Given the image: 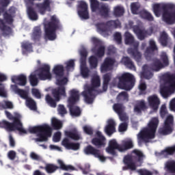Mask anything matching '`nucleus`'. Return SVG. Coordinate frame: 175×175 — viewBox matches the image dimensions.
Instances as JSON below:
<instances>
[{
  "label": "nucleus",
  "mask_w": 175,
  "mask_h": 175,
  "mask_svg": "<svg viewBox=\"0 0 175 175\" xmlns=\"http://www.w3.org/2000/svg\"><path fill=\"white\" fill-rule=\"evenodd\" d=\"M83 132L86 133V135H90V136L92 135H94V130L92 129V127L90 126H84L83 127Z\"/></svg>",
  "instance_id": "nucleus-63"
},
{
  "label": "nucleus",
  "mask_w": 175,
  "mask_h": 175,
  "mask_svg": "<svg viewBox=\"0 0 175 175\" xmlns=\"http://www.w3.org/2000/svg\"><path fill=\"white\" fill-rule=\"evenodd\" d=\"M62 146L67 148V150H73L74 151H77L80 148V144L70 142L69 139L64 138L62 142Z\"/></svg>",
  "instance_id": "nucleus-27"
},
{
  "label": "nucleus",
  "mask_w": 175,
  "mask_h": 175,
  "mask_svg": "<svg viewBox=\"0 0 175 175\" xmlns=\"http://www.w3.org/2000/svg\"><path fill=\"white\" fill-rule=\"evenodd\" d=\"M12 90L14 92L15 94H17L22 98L23 99H28L29 97H28V92L27 91L18 88V87L16 85H11Z\"/></svg>",
  "instance_id": "nucleus-32"
},
{
  "label": "nucleus",
  "mask_w": 175,
  "mask_h": 175,
  "mask_svg": "<svg viewBox=\"0 0 175 175\" xmlns=\"http://www.w3.org/2000/svg\"><path fill=\"white\" fill-rule=\"evenodd\" d=\"M123 162L126 166L122 167V170H136V164L133 163V160H132V157L131 155H126L124 157Z\"/></svg>",
  "instance_id": "nucleus-26"
},
{
  "label": "nucleus",
  "mask_w": 175,
  "mask_h": 175,
  "mask_svg": "<svg viewBox=\"0 0 175 175\" xmlns=\"http://www.w3.org/2000/svg\"><path fill=\"white\" fill-rule=\"evenodd\" d=\"M118 102H128L129 100V95L126 92H121L116 98Z\"/></svg>",
  "instance_id": "nucleus-43"
},
{
  "label": "nucleus",
  "mask_w": 175,
  "mask_h": 175,
  "mask_svg": "<svg viewBox=\"0 0 175 175\" xmlns=\"http://www.w3.org/2000/svg\"><path fill=\"white\" fill-rule=\"evenodd\" d=\"M159 125V119L158 117H153L148 124V127L144 128L137 135L138 143H150V140L155 139V133Z\"/></svg>",
  "instance_id": "nucleus-3"
},
{
  "label": "nucleus",
  "mask_w": 175,
  "mask_h": 175,
  "mask_svg": "<svg viewBox=\"0 0 175 175\" xmlns=\"http://www.w3.org/2000/svg\"><path fill=\"white\" fill-rule=\"evenodd\" d=\"M158 51V47L154 40L149 41V46H148L145 51L144 56L148 61H151L152 55H154V51Z\"/></svg>",
  "instance_id": "nucleus-22"
},
{
  "label": "nucleus",
  "mask_w": 175,
  "mask_h": 175,
  "mask_svg": "<svg viewBox=\"0 0 175 175\" xmlns=\"http://www.w3.org/2000/svg\"><path fill=\"white\" fill-rule=\"evenodd\" d=\"M162 10L163 21L169 25L175 24V10L174 11L169 10L166 5H161V4L156 3L153 5V12L157 17L161 16V12Z\"/></svg>",
  "instance_id": "nucleus-5"
},
{
  "label": "nucleus",
  "mask_w": 175,
  "mask_h": 175,
  "mask_svg": "<svg viewBox=\"0 0 175 175\" xmlns=\"http://www.w3.org/2000/svg\"><path fill=\"white\" fill-rule=\"evenodd\" d=\"M80 62L81 64H87V57H88V51L85 49H82L80 51Z\"/></svg>",
  "instance_id": "nucleus-47"
},
{
  "label": "nucleus",
  "mask_w": 175,
  "mask_h": 175,
  "mask_svg": "<svg viewBox=\"0 0 175 175\" xmlns=\"http://www.w3.org/2000/svg\"><path fill=\"white\" fill-rule=\"evenodd\" d=\"M105 48L104 46H100L96 53V57H98V58H102V57L105 55Z\"/></svg>",
  "instance_id": "nucleus-56"
},
{
  "label": "nucleus",
  "mask_w": 175,
  "mask_h": 175,
  "mask_svg": "<svg viewBox=\"0 0 175 175\" xmlns=\"http://www.w3.org/2000/svg\"><path fill=\"white\" fill-rule=\"evenodd\" d=\"M13 34V29L6 25L5 21L0 18V35L3 38H10Z\"/></svg>",
  "instance_id": "nucleus-20"
},
{
  "label": "nucleus",
  "mask_w": 175,
  "mask_h": 175,
  "mask_svg": "<svg viewBox=\"0 0 175 175\" xmlns=\"http://www.w3.org/2000/svg\"><path fill=\"white\" fill-rule=\"evenodd\" d=\"M13 123H10L5 120L4 123V129H6L8 132L13 131H18L21 133H27V131L23 128V123L20 120V118L15 117L13 118Z\"/></svg>",
  "instance_id": "nucleus-11"
},
{
  "label": "nucleus",
  "mask_w": 175,
  "mask_h": 175,
  "mask_svg": "<svg viewBox=\"0 0 175 175\" xmlns=\"http://www.w3.org/2000/svg\"><path fill=\"white\" fill-rule=\"evenodd\" d=\"M131 6L133 14H137V12H139V9H140L139 4H137V3H132Z\"/></svg>",
  "instance_id": "nucleus-59"
},
{
  "label": "nucleus",
  "mask_w": 175,
  "mask_h": 175,
  "mask_svg": "<svg viewBox=\"0 0 175 175\" xmlns=\"http://www.w3.org/2000/svg\"><path fill=\"white\" fill-rule=\"evenodd\" d=\"M51 124H52V127L53 128V129H55V131H58L61 129L63 125L62 122H61V120L55 118H52Z\"/></svg>",
  "instance_id": "nucleus-45"
},
{
  "label": "nucleus",
  "mask_w": 175,
  "mask_h": 175,
  "mask_svg": "<svg viewBox=\"0 0 175 175\" xmlns=\"http://www.w3.org/2000/svg\"><path fill=\"white\" fill-rule=\"evenodd\" d=\"M161 59L163 62H161L160 59L157 58L152 59V63L150 64V68L152 70H154L155 72H159L163 66H169V58L167 57V55L165 53H163L161 55Z\"/></svg>",
  "instance_id": "nucleus-12"
},
{
  "label": "nucleus",
  "mask_w": 175,
  "mask_h": 175,
  "mask_svg": "<svg viewBox=\"0 0 175 175\" xmlns=\"http://www.w3.org/2000/svg\"><path fill=\"white\" fill-rule=\"evenodd\" d=\"M98 57L92 55L89 58V64L90 66V69H96L98 68Z\"/></svg>",
  "instance_id": "nucleus-46"
},
{
  "label": "nucleus",
  "mask_w": 175,
  "mask_h": 175,
  "mask_svg": "<svg viewBox=\"0 0 175 175\" xmlns=\"http://www.w3.org/2000/svg\"><path fill=\"white\" fill-rule=\"evenodd\" d=\"M113 77L112 72H107L103 76V90H97L96 88L100 87V78L96 75L92 78L91 85L86 86L85 90L82 92V95L86 103L89 105L94 103V100L97 94L106 92L109 88V83Z\"/></svg>",
  "instance_id": "nucleus-1"
},
{
  "label": "nucleus",
  "mask_w": 175,
  "mask_h": 175,
  "mask_svg": "<svg viewBox=\"0 0 175 175\" xmlns=\"http://www.w3.org/2000/svg\"><path fill=\"white\" fill-rule=\"evenodd\" d=\"M83 152L85 155H92L94 158H98L102 162L106 161V157L102 154V151L99 149H96L95 147L88 145L83 149Z\"/></svg>",
  "instance_id": "nucleus-14"
},
{
  "label": "nucleus",
  "mask_w": 175,
  "mask_h": 175,
  "mask_svg": "<svg viewBox=\"0 0 175 175\" xmlns=\"http://www.w3.org/2000/svg\"><path fill=\"white\" fill-rule=\"evenodd\" d=\"M0 16L5 12V8H8L10 5V0H0Z\"/></svg>",
  "instance_id": "nucleus-52"
},
{
  "label": "nucleus",
  "mask_w": 175,
  "mask_h": 175,
  "mask_svg": "<svg viewBox=\"0 0 175 175\" xmlns=\"http://www.w3.org/2000/svg\"><path fill=\"white\" fill-rule=\"evenodd\" d=\"M148 103L150 109H152L153 111L157 112L158 111V109H159L161 100H159V98H158L157 94H153L148 97Z\"/></svg>",
  "instance_id": "nucleus-23"
},
{
  "label": "nucleus",
  "mask_w": 175,
  "mask_h": 175,
  "mask_svg": "<svg viewBox=\"0 0 175 175\" xmlns=\"http://www.w3.org/2000/svg\"><path fill=\"white\" fill-rule=\"evenodd\" d=\"M64 133L66 137L72 139V140H80V134L76 129H72L70 131H66Z\"/></svg>",
  "instance_id": "nucleus-35"
},
{
  "label": "nucleus",
  "mask_w": 175,
  "mask_h": 175,
  "mask_svg": "<svg viewBox=\"0 0 175 175\" xmlns=\"http://www.w3.org/2000/svg\"><path fill=\"white\" fill-rule=\"evenodd\" d=\"M31 39L33 42H40L42 39V29L40 27H36L31 34Z\"/></svg>",
  "instance_id": "nucleus-33"
},
{
  "label": "nucleus",
  "mask_w": 175,
  "mask_h": 175,
  "mask_svg": "<svg viewBox=\"0 0 175 175\" xmlns=\"http://www.w3.org/2000/svg\"><path fill=\"white\" fill-rule=\"evenodd\" d=\"M17 12V8L14 6H11L5 11L3 16L5 23L8 25H12L14 22V17H16V12Z\"/></svg>",
  "instance_id": "nucleus-16"
},
{
  "label": "nucleus",
  "mask_w": 175,
  "mask_h": 175,
  "mask_svg": "<svg viewBox=\"0 0 175 175\" xmlns=\"http://www.w3.org/2000/svg\"><path fill=\"white\" fill-rule=\"evenodd\" d=\"M11 80L12 83H16L18 85H21L22 87L27 85V76L23 74L18 76H13Z\"/></svg>",
  "instance_id": "nucleus-29"
},
{
  "label": "nucleus",
  "mask_w": 175,
  "mask_h": 175,
  "mask_svg": "<svg viewBox=\"0 0 175 175\" xmlns=\"http://www.w3.org/2000/svg\"><path fill=\"white\" fill-rule=\"evenodd\" d=\"M30 133H37L38 138L35 142H48L49 137H51V127L49 124H43L29 128Z\"/></svg>",
  "instance_id": "nucleus-7"
},
{
  "label": "nucleus",
  "mask_w": 175,
  "mask_h": 175,
  "mask_svg": "<svg viewBox=\"0 0 175 175\" xmlns=\"http://www.w3.org/2000/svg\"><path fill=\"white\" fill-rule=\"evenodd\" d=\"M52 0H44L42 3H36V7L40 14H46V12H51Z\"/></svg>",
  "instance_id": "nucleus-21"
},
{
  "label": "nucleus",
  "mask_w": 175,
  "mask_h": 175,
  "mask_svg": "<svg viewBox=\"0 0 175 175\" xmlns=\"http://www.w3.org/2000/svg\"><path fill=\"white\" fill-rule=\"evenodd\" d=\"M22 49L26 50V51H32V44L29 42H23L22 44Z\"/></svg>",
  "instance_id": "nucleus-64"
},
{
  "label": "nucleus",
  "mask_w": 175,
  "mask_h": 175,
  "mask_svg": "<svg viewBox=\"0 0 175 175\" xmlns=\"http://www.w3.org/2000/svg\"><path fill=\"white\" fill-rule=\"evenodd\" d=\"M62 29L61 21L57 15L51 16L50 21L44 23V39L47 40H55L57 39V31Z\"/></svg>",
  "instance_id": "nucleus-4"
},
{
  "label": "nucleus",
  "mask_w": 175,
  "mask_h": 175,
  "mask_svg": "<svg viewBox=\"0 0 175 175\" xmlns=\"http://www.w3.org/2000/svg\"><path fill=\"white\" fill-rule=\"evenodd\" d=\"M133 152L135 154L134 157L137 162H143V159H144V154H143V152L137 149H135L133 150Z\"/></svg>",
  "instance_id": "nucleus-44"
},
{
  "label": "nucleus",
  "mask_w": 175,
  "mask_h": 175,
  "mask_svg": "<svg viewBox=\"0 0 175 175\" xmlns=\"http://www.w3.org/2000/svg\"><path fill=\"white\" fill-rule=\"evenodd\" d=\"M27 14L30 20H32L33 21H36L38 18V13H36V11H35V9L32 7H29L27 8Z\"/></svg>",
  "instance_id": "nucleus-41"
},
{
  "label": "nucleus",
  "mask_w": 175,
  "mask_h": 175,
  "mask_svg": "<svg viewBox=\"0 0 175 175\" xmlns=\"http://www.w3.org/2000/svg\"><path fill=\"white\" fill-rule=\"evenodd\" d=\"M147 109H148V107H147V104H146V101L141 100L138 101L137 105L134 107V111L137 113V114H142V112L145 111Z\"/></svg>",
  "instance_id": "nucleus-30"
},
{
  "label": "nucleus",
  "mask_w": 175,
  "mask_h": 175,
  "mask_svg": "<svg viewBox=\"0 0 175 175\" xmlns=\"http://www.w3.org/2000/svg\"><path fill=\"white\" fill-rule=\"evenodd\" d=\"M90 8L92 12L99 10V1L98 0H90Z\"/></svg>",
  "instance_id": "nucleus-54"
},
{
  "label": "nucleus",
  "mask_w": 175,
  "mask_h": 175,
  "mask_svg": "<svg viewBox=\"0 0 175 175\" xmlns=\"http://www.w3.org/2000/svg\"><path fill=\"white\" fill-rule=\"evenodd\" d=\"M124 13H125L124 8L121 6H116L114 8L113 15L116 17H121V16H124Z\"/></svg>",
  "instance_id": "nucleus-48"
},
{
  "label": "nucleus",
  "mask_w": 175,
  "mask_h": 175,
  "mask_svg": "<svg viewBox=\"0 0 175 175\" xmlns=\"http://www.w3.org/2000/svg\"><path fill=\"white\" fill-rule=\"evenodd\" d=\"M173 116H169L166 118L164 122V126L159 129V135L163 136H166L167 135H170L173 132Z\"/></svg>",
  "instance_id": "nucleus-15"
},
{
  "label": "nucleus",
  "mask_w": 175,
  "mask_h": 175,
  "mask_svg": "<svg viewBox=\"0 0 175 175\" xmlns=\"http://www.w3.org/2000/svg\"><path fill=\"white\" fill-rule=\"evenodd\" d=\"M78 15L81 20H88L90 13L88 12V4L85 1H80L79 4Z\"/></svg>",
  "instance_id": "nucleus-18"
},
{
  "label": "nucleus",
  "mask_w": 175,
  "mask_h": 175,
  "mask_svg": "<svg viewBox=\"0 0 175 175\" xmlns=\"http://www.w3.org/2000/svg\"><path fill=\"white\" fill-rule=\"evenodd\" d=\"M113 109L118 116L125 111V107L121 103H115L113 105Z\"/></svg>",
  "instance_id": "nucleus-42"
},
{
  "label": "nucleus",
  "mask_w": 175,
  "mask_h": 175,
  "mask_svg": "<svg viewBox=\"0 0 175 175\" xmlns=\"http://www.w3.org/2000/svg\"><path fill=\"white\" fill-rule=\"evenodd\" d=\"M121 25L119 21H109L106 23H98L96 27L99 32H107L109 29L118 28Z\"/></svg>",
  "instance_id": "nucleus-13"
},
{
  "label": "nucleus",
  "mask_w": 175,
  "mask_h": 175,
  "mask_svg": "<svg viewBox=\"0 0 175 175\" xmlns=\"http://www.w3.org/2000/svg\"><path fill=\"white\" fill-rule=\"evenodd\" d=\"M139 14L141 18H144V20H146L147 21H154V16H152V14L147 10H141Z\"/></svg>",
  "instance_id": "nucleus-38"
},
{
  "label": "nucleus",
  "mask_w": 175,
  "mask_h": 175,
  "mask_svg": "<svg viewBox=\"0 0 175 175\" xmlns=\"http://www.w3.org/2000/svg\"><path fill=\"white\" fill-rule=\"evenodd\" d=\"M96 136V137L92 139V144L98 148L102 147V146H105V141L106 140V138L103 135H102V133L100 131H97Z\"/></svg>",
  "instance_id": "nucleus-25"
},
{
  "label": "nucleus",
  "mask_w": 175,
  "mask_h": 175,
  "mask_svg": "<svg viewBox=\"0 0 175 175\" xmlns=\"http://www.w3.org/2000/svg\"><path fill=\"white\" fill-rule=\"evenodd\" d=\"M147 31L141 30V31L138 33L137 36H138V39H139V40H144L146 38H147Z\"/></svg>",
  "instance_id": "nucleus-61"
},
{
  "label": "nucleus",
  "mask_w": 175,
  "mask_h": 175,
  "mask_svg": "<svg viewBox=\"0 0 175 175\" xmlns=\"http://www.w3.org/2000/svg\"><path fill=\"white\" fill-rule=\"evenodd\" d=\"M118 117L122 122H128L129 121V117L125 113V111L118 115Z\"/></svg>",
  "instance_id": "nucleus-58"
},
{
  "label": "nucleus",
  "mask_w": 175,
  "mask_h": 175,
  "mask_svg": "<svg viewBox=\"0 0 175 175\" xmlns=\"http://www.w3.org/2000/svg\"><path fill=\"white\" fill-rule=\"evenodd\" d=\"M80 100V94L79 91L72 89L70 91V96L68 99V107L69 111L72 117H79L81 114V110L80 107L76 106V103Z\"/></svg>",
  "instance_id": "nucleus-8"
},
{
  "label": "nucleus",
  "mask_w": 175,
  "mask_h": 175,
  "mask_svg": "<svg viewBox=\"0 0 175 175\" xmlns=\"http://www.w3.org/2000/svg\"><path fill=\"white\" fill-rule=\"evenodd\" d=\"M98 10L101 17H104V18H107V17H109L110 13V7H109V4L101 3Z\"/></svg>",
  "instance_id": "nucleus-31"
},
{
  "label": "nucleus",
  "mask_w": 175,
  "mask_h": 175,
  "mask_svg": "<svg viewBox=\"0 0 175 175\" xmlns=\"http://www.w3.org/2000/svg\"><path fill=\"white\" fill-rule=\"evenodd\" d=\"M66 83H68L67 78H63L62 79L57 78V84L59 87L52 90V96L50 94L46 95L45 100L51 107H57V102H59L62 96H66V90L64 86Z\"/></svg>",
  "instance_id": "nucleus-2"
},
{
  "label": "nucleus",
  "mask_w": 175,
  "mask_h": 175,
  "mask_svg": "<svg viewBox=\"0 0 175 175\" xmlns=\"http://www.w3.org/2000/svg\"><path fill=\"white\" fill-rule=\"evenodd\" d=\"M118 80V87L120 90L125 91H131L135 87V77L129 72H125L121 76L117 77L113 79V81Z\"/></svg>",
  "instance_id": "nucleus-9"
},
{
  "label": "nucleus",
  "mask_w": 175,
  "mask_h": 175,
  "mask_svg": "<svg viewBox=\"0 0 175 175\" xmlns=\"http://www.w3.org/2000/svg\"><path fill=\"white\" fill-rule=\"evenodd\" d=\"M50 66L49 64H44L42 67L38 68V79L40 80H51V72H50Z\"/></svg>",
  "instance_id": "nucleus-17"
},
{
  "label": "nucleus",
  "mask_w": 175,
  "mask_h": 175,
  "mask_svg": "<svg viewBox=\"0 0 175 175\" xmlns=\"http://www.w3.org/2000/svg\"><path fill=\"white\" fill-rule=\"evenodd\" d=\"M57 162L59 165V167L53 163H46L44 167V170L46 172V173H48L49 174H52V173H55V172H57L58 169H61L62 170H64L65 172H69V170H75V167L70 165H65L62 160H58Z\"/></svg>",
  "instance_id": "nucleus-10"
},
{
  "label": "nucleus",
  "mask_w": 175,
  "mask_h": 175,
  "mask_svg": "<svg viewBox=\"0 0 175 175\" xmlns=\"http://www.w3.org/2000/svg\"><path fill=\"white\" fill-rule=\"evenodd\" d=\"M169 40V36L166 32L163 31L160 36L159 42L162 46H167V41Z\"/></svg>",
  "instance_id": "nucleus-49"
},
{
  "label": "nucleus",
  "mask_w": 175,
  "mask_h": 175,
  "mask_svg": "<svg viewBox=\"0 0 175 175\" xmlns=\"http://www.w3.org/2000/svg\"><path fill=\"white\" fill-rule=\"evenodd\" d=\"M26 103L31 110H36V102L32 98L29 97L27 98Z\"/></svg>",
  "instance_id": "nucleus-51"
},
{
  "label": "nucleus",
  "mask_w": 175,
  "mask_h": 175,
  "mask_svg": "<svg viewBox=\"0 0 175 175\" xmlns=\"http://www.w3.org/2000/svg\"><path fill=\"white\" fill-rule=\"evenodd\" d=\"M115 64L116 59L106 57L100 66L101 73H107V72H111V70H113V67L114 66Z\"/></svg>",
  "instance_id": "nucleus-19"
},
{
  "label": "nucleus",
  "mask_w": 175,
  "mask_h": 175,
  "mask_svg": "<svg viewBox=\"0 0 175 175\" xmlns=\"http://www.w3.org/2000/svg\"><path fill=\"white\" fill-rule=\"evenodd\" d=\"M131 148H133L132 140L123 141L122 144H120V152H125V151H128Z\"/></svg>",
  "instance_id": "nucleus-36"
},
{
  "label": "nucleus",
  "mask_w": 175,
  "mask_h": 175,
  "mask_svg": "<svg viewBox=\"0 0 175 175\" xmlns=\"http://www.w3.org/2000/svg\"><path fill=\"white\" fill-rule=\"evenodd\" d=\"M160 116L161 118H165L167 116V109H166V105H163L160 109Z\"/></svg>",
  "instance_id": "nucleus-62"
},
{
  "label": "nucleus",
  "mask_w": 175,
  "mask_h": 175,
  "mask_svg": "<svg viewBox=\"0 0 175 175\" xmlns=\"http://www.w3.org/2000/svg\"><path fill=\"white\" fill-rule=\"evenodd\" d=\"M124 42L125 44L133 46V48L128 49V54H129L135 61L140 62V61H142V53L139 51V42H135V38L129 31H126L124 33Z\"/></svg>",
  "instance_id": "nucleus-6"
},
{
  "label": "nucleus",
  "mask_w": 175,
  "mask_h": 175,
  "mask_svg": "<svg viewBox=\"0 0 175 175\" xmlns=\"http://www.w3.org/2000/svg\"><path fill=\"white\" fill-rule=\"evenodd\" d=\"M122 63L126 68L130 69L131 70H136V66H135V63L132 61V59L128 56L124 57L122 58Z\"/></svg>",
  "instance_id": "nucleus-34"
},
{
  "label": "nucleus",
  "mask_w": 175,
  "mask_h": 175,
  "mask_svg": "<svg viewBox=\"0 0 175 175\" xmlns=\"http://www.w3.org/2000/svg\"><path fill=\"white\" fill-rule=\"evenodd\" d=\"M3 103L4 104L3 105V110L6 109H12L14 107V105H13V103H12L11 101L4 100Z\"/></svg>",
  "instance_id": "nucleus-60"
},
{
  "label": "nucleus",
  "mask_w": 175,
  "mask_h": 175,
  "mask_svg": "<svg viewBox=\"0 0 175 175\" xmlns=\"http://www.w3.org/2000/svg\"><path fill=\"white\" fill-rule=\"evenodd\" d=\"M66 69L69 72L70 69H75V60L74 59H70L66 63Z\"/></svg>",
  "instance_id": "nucleus-57"
},
{
  "label": "nucleus",
  "mask_w": 175,
  "mask_h": 175,
  "mask_svg": "<svg viewBox=\"0 0 175 175\" xmlns=\"http://www.w3.org/2000/svg\"><path fill=\"white\" fill-rule=\"evenodd\" d=\"M116 122L113 119L108 120L107 125L105 128V132L108 136H111L116 132Z\"/></svg>",
  "instance_id": "nucleus-28"
},
{
  "label": "nucleus",
  "mask_w": 175,
  "mask_h": 175,
  "mask_svg": "<svg viewBox=\"0 0 175 175\" xmlns=\"http://www.w3.org/2000/svg\"><path fill=\"white\" fill-rule=\"evenodd\" d=\"M53 72L54 73V75H55L57 79H61V77H64V66L62 65H56L53 70Z\"/></svg>",
  "instance_id": "nucleus-37"
},
{
  "label": "nucleus",
  "mask_w": 175,
  "mask_h": 175,
  "mask_svg": "<svg viewBox=\"0 0 175 175\" xmlns=\"http://www.w3.org/2000/svg\"><path fill=\"white\" fill-rule=\"evenodd\" d=\"M148 68V66L144 65L143 66L144 71L141 73V77L142 79H146L147 80H150L153 76V74L151 72V71L147 70Z\"/></svg>",
  "instance_id": "nucleus-40"
},
{
  "label": "nucleus",
  "mask_w": 175,
  "mask_h": 175,
  "mask_svg": "<svg viewBox=\"0 0 175 175\" xmlns=\"http://www.w3.org/2000/svg\"><path fill=\"white\" fill-rule=\"evenodd\" d=\"M175 152V145L172 147H167L165 150H161V155H173Z\"/></svg>",
  "instance_id": "nucleus-50"
},
{
  "label": "nucleus",
  "mask_w": 175,
  "mask_h": 175,
  "mask_svg": "<svg viewBox=\"0 0 175 175\" xmlns=\"http://www.w3.org/2000/svg\"><path fill=\"white\" fill-rule=\"evenodd\" d=\"M29 81H30V84H31V85H32V87H36V85H38V84L39 83V80L38 79V77H36V75H35V74L30 75Z\"/></svg>",
  "instance_id": "nucleus-53"
},
{
  "label": "nucleus",
  "mask_w": 175,
  "mask_h": 175,
  "mask_svg": "<svg viewBox=\"0 0 175 175\" xmlns=\"http://www.w3.org/2000/svg\"><path fill=\"white\" fill-rule=\"evenodd\" d=\"M121 148V144H119L116 139H111L109 142V146L106 148L107 152L108 154H110L111 155H117V152H116V150H118V151H120V149Z\"/></svg>",
  "instance_id": "nucleus-24"
},
{
  "label": "nucleus",
  "mask_w": 175,
  "mask_h": 175,
  "mask_svg": "<svg viewBox=\"0 0 175 175\" xmlns=\"http://www.w3.org/2000/svg\"><path fill=\"white\" fill-rule=\"evenodd\" d=\"M81 75L83 79L90 77V68L87 67V63H81Z\"/></svg>",
  "instance_id": "nucleus-39"
},
{
  "label": "nucleus",
  "mask_w": 175,
  "mask_h": 175,
  "mask_svg": "<svg viewBox=\"0 0 175 175\" xmlns=\"http://www.w3.org/2000/svg\"><path fill=\"white\" fill-rule=\"evenodd\" d=\"M57 111L62 117H64L65 114L68 113V111H66V108H65V106L64 105H59L57 107Z\"/></svg>",
  "instance_id": "nucleus-55"
}]
</instances>
